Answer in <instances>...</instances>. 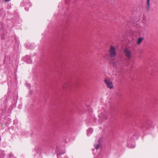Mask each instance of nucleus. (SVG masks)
Segmentation results:
<instances>
[{
    "label": "nucleus",
    "instance_id": "1",
    "mask_svg": "<svg viewBox=\"0 0 158 158\" xmlns=\"http://www.w3.org/2000/svg\"><path fill=\"white\" fill-rule=\"evenodd\" d=\"M138 126L143 131H144L152 129L154 127V124L152 121H147L141 123Z\"/></svg>",
    "mask_w": 158,
    "mask_h": 158
},
{
    "label": "nucleus",
    "instance_id": "2",
    "mask_svg": "<svg viewBox=\"0 0 158 158\" xmlns=\"http://www.w3.org/2000/svg\"><path fill=\"white\" fill-rule=\"evenodd\" d=\"M138 137V135L137 134L132 135L131 137V139L132 140V143H131V142L130 140H128L127 141V145L128 147L131 148H134L135 145L134 144V141L137 139Z\"/></svg>",
    "mask_w": 158,
    "mask_h": 158
},
{
    "label": "nucleus",
    "instance_id": "3",
    "mask_svg": "<svg viewBox=\"0 0 158 158\" xmlns=\"http://www.w3.org/2000/svg\"><path fill=\"white\" fill-rule=\"evenodd\" d=\"M109 53L110 56L111 58L115 57L117 54L115 48L112 45L110 46Z\"/></svg>",
    "mask_w": 158,
    "mask_h": 158
},
{
    "label": "nucleus",
    "instance_id": "4",
    "mask_svg": "<svg viewBox=\"0 0 158 158\" xmlns=\"http://www.w3.org/2000/svg\"><path fill=\"white\" fill-rule=\"evenodd\" d=\"M21 5L22 6H31V4L29 2V0H23V2L21 3Z\"/></svg>",
    "mask_w": 158,
    "mask_h": 158
},
{
    "label": "nucleus",
    "instance_id": "5",
    "mask_svg": "<svg viewBox=\"0 0 158 158\" xmlns=\"http://www.w3.org/2000/svg\"><path fill=\"white\" fill-rule=\"evenodd\" d=\"M124 52L127 57L128 59H130L131 56V52L127 48H125L124 50Z\"/></svg>",
    "mask_w": 158,
    "mask_h": 158
},
{
    "label": "nucleus",
    "instance_id": "6",
    "mask_svg": "<svg viewBox=\"0 0 158 158\" xmlns=\"http://www.w3.org/2000/svg\"><path fill=\"white\" fill-rule=\"evenodd\" d=\"M99 117L102 120H106L107 118V116L105 112L102 113L100 115H99Z\"/></svg>",
    "mask_w": 158,
    "mask_h": 158
},
{
    "label": "nucleus",
    "instance_id": "7",
    "mask_svg": "<svg viewBox=\"0 0 158 158\" xmlns=\"http://www.w3.org/2000/svg\"><path fill=\"white\" fill-rule=\"evenodd\" d=\"M105 82L107 85V87L110 89L113 88V85L112 82L109 80L106 79L105 80Z\"/></svg>",
    "mask_w": 158,
    "mask_h": 158
},
{
    "label": "nucleus",
    "instance_id": "8",
    "mask_svg": "<svg viewBox=\"0 0 158 158\" xmlns=\"http://www.w3.org/2000/svg\"><path fill=\"white\" fill-rule=\"evenodd\" d=\"M25 61L28 64L32 63V60H31L30 57L29 56H26L24 58Z\"/></svg>",
    "mask_w": 158,
    "mask_h": 158
},
{
    "label": "nucleus",
    "instance_id": "9",
    "mask_svg": "<svg viewBox=\"0 0 158 158\" xmlns=\"http://www.w3.org/2000/svg\"><path fill=\"white\" fill-rule=\"evenodd\" d=\"M5 156L4 152L0 149V158H4Z\"/></svg>",
    "mask_w": 158,
    "mask_h": 158
},
{
    "label": "nucleus",
    "instance_id": "10",
    "mask_svg": "<svg viewBox=\"0 0 158 158\" xmlns=\"http://www.w3.org/2000/svg\"><path fill=\"white\" fill-rule=\"evenodd\" d=\"M56 151L57 154L58 156L62 155L65 153L64 152H60V151L59 150V149L58 147H57V150Z\"/></svg>",
    "mask_w": 158,
    "mask_h": 158
},
{
    "label": "nucleus",
    "instance_id": "11",
    "mask_svg": "<svg viewBox=\"0 0 158 158\" xmlns=\"http://www.w3.org/2000/svg\"><path fill=\"white\" fill-rule=\"evenodd\" d=\"M93 132V130L91 128H89L87 131V134L88 136L89 135Z\"/></svg>",
    "mask_w": 158,
    "mask_h": 158
},
{
    "label": "nucleus",
    "instance_id": "12",
    "mask_svg": "<svg viewBox=\"0 0 158 158\" xmlns=\"http://www.w3.org/2000/svg\"><path fill=\"white\" fill-rule=\"evenodd\" d=\"M143 40V38H142V37H139L137 40V43L138 44H140L141 43V42Z\"/></svg>",
    "mask_w": 158,
    "mask_h": 158
},
{
    "label": "nucleus",
    "instance_id": "13",
    "mask_svg": "<svg viewBox=\"0 0 158 158\" xmlns=\"http://www.w3.org/2000/svg\"><path fill=\"white\" fill-rule=\"evenodd\" d=\"M147 9L148 10L150 7V0H147Z\"/></svg>",
    "mask_w": 158,
    "mask_h": 158
},
{
    "label": "nucleus",
    "instance_id": "14",
    "mask_svg": "<svg viewBox=\"0 0 158 158\" xmlns=\"http://www.w3.org/2000/svg\"><path fill=\"white\" fill-rule=\"evenodd\" d=\"M99 146V143H98V144H95L94 145V147L97 150L98 148V147Z\"/></svg>",
    "mask_w": 158,
    "mask_h": 158
},
{
    "label": "nucleus",
    "instance_id": "15",
    "mask_svg": "<svg viewBox=\"0 0 158 158\" xmlns=\"http://www.w3.org/2000/svg\"><path fill=\"white\" fill-rule=\"evenodd\" d=\"M9 158H16L14 156V155L12 153H10L9 155Z\"/></svg>",
    "mask_w": 158,
    "mask_h": 158
},
{
    "label": "nucleus",
    "instance_id": "16",
    "mask_svg": "<svg viewBox=\"0 0 158 158\" xmlns=\"http://www.w3.org/2000/svg\"><path fill=\"white\" fill-rule=\"evenodd\" d=\"M143 22L144 23H146L147 22V19L146 18V17H143Z\"/></svg>",
    "mask_w": 158,
    "mask_h": 158
},
{
    "label": "nucleus",
    "instance_id": "17",
    "mask_svg": "<svg viewBox=\"0 0 158 158\" xmlns=\"http://www.w3.org/2000/svg\"><path fill=\"white\" fill-rule=\"evenodd\" d=\"M25 10L27 11H28L29 10V8L28 7H26L25 8Z\"/></svg>",
    "mask_w": 158,
    "mask_h": 158
},
{
    "label": "nucleus",
    "instance_id": "18",
    "mask_svg": "<svg viewBox=\"0 0 158 158\" xmlns=\"http://www.w3.org/2000/svg\"><path fill=\"white\" fill-rule=\"evenodd\" d=\"M34 48V47H31H31H29V48L31 49H33Z\"/></svg>",
    "mask_w": 158,
    "mask_h": 158
},
{
    "label": "nucleus",
    "instance_id": "19",
    "mask_svg": "<svg viewBox=\"0 0 158 158\" xmlns=\"http://www.w3.org/2000/svg\"><path fill=\"white\" fill-rule=\"evenodd\" d=\"M18 108L19 109H20L21 108V106L19 105V106H18Z\"/></svg>",
    "mask_w": 158,
    "mask_h": 158
},
{
    "label": "nucleus",
    "instance_id": "20",
    "mask_svg": "<svg viewBox=\"0 0 158 158\" xmlns=\"http://www.w3.org/2000/svg\"><path fill=\"white\" fill-rule=\"evenodd\" d=\"M6 2H9L10 1V0H4Z\"/></svg>",
    "mask_w": 158,
    "mask_h": 158
}]
</instances>
